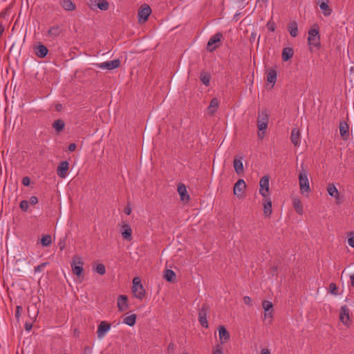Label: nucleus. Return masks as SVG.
I'll return each instance as SVG.
<instances>
[{
  "label": "nucleus",
  "mask_w": 354,
  "mask_h": 354,
  "mask_svg": "<svg viewBox=\"0 0 354 354\" xmlns=\"http://www.w3.org/2000/svg\"><path fill=\"white\" fill-rule=\"evenodd\" d=\"M292 205L298 214H303L304 207L302 203L299 198L295 197L292 198Z\"/></svg>",
  "instance_id": "28"
},
{
  "label": "nucleus",
  "mask_w": 354,
  "mask_h": 354,
  "mask_svg": "<svg viewBox=\"0 0 354 354\" xmlns=\"http://www.w3.org/2000/svg\"><path fill=\"white\" fill-rule=\"evenodd\" d=\"M213 354H223V348L221 345H216L214 348Z\"/></svg>",
  "instance_id": "46"
},
{
  "label": "nucleus",
  "mask_w": 354,
  "mask_h": 354,
  "mask_svg": "<svg viewBox=\"0 0 354 354\" xmlns=\"http://www.w3.org/2000/svg\"><path fill=\"white\" fill-rule=\"evenodd\" d=\"M62 32V28L59 26L56 25L50 27L48 32H47V36L52 38L55 39L57 37L60 35Z\"/></svg>",
  "instance_id": "22"
},
{
  "label": "nucleus",
  "mask_w": 354,
  "mask_h": 354,
  "mask_svg": "<svg viewBox=\"0 0 354 354\" xmlns=\"http://www.w3.org/2000/svg\"><path fill=\"white\" fill-rule=\"evenodd\" d=\"M262 306L264 311L272 310L273 305L272 303L270 301H264Z\"/></svg>",
  "instance_id": "39"
},
{
  "label": "nucleus",
  "mask_w": 354,
  "mask_h": 354,
  "mask_svg": "<svg viewBox=\"0 0 354 354\" xmlns=\"http://www.w3.org/2000/svg\"><path fill=\"white\" fill-rule=\"evenodd\" d=\"M184 354H187V353H184Z\"/></svg>",
  "instance_id": "61"
},
{
  "label": "nucleus",
  "mask_w": 354,
  "mask_h": 354,
  "mask_svg": "<svg viewBox=\"0 0 354 354\" xmlns=\"http://www.w3.org/2000/svg\"><path fill=\"white\" fill-rule=\"evenodd\" d=\"M265 131H259V132L258 133V137L260 139H263L264 138V136H265Z\"/></svg>",
  "instance_id": "56"
},
{
  "label": "nucleus",
  "mask_w": 354,
  "mask_h": 354,
  "mask_svg": "<svg viewBox=\"0 0 354 354\" xmlns=\"http://www.w3.org/2000/svg\"><path fill=\"white\" fill-rule=\"evenodd\" d=\"M136 321V315L135 314H131L124 318L123 323L129 326H133V325H135Z\"/></svg>",
  "instance_id": "34"
},
{
  "label": "nucleus",
  "mask_w": 354,
  "mask_h": 354,
  "mask_svg": "<svg viewBox=\"0 0 354 354\" xmlns=\"http://www.w3.org/2000/svg\"><path fill=\"white\" fill-rule=\"evenodd\" d=\"M132 292L137 299L142 300L145 296V290L142 285L132 286Z\"/></svg>",
  "instance_id": "18"
},
{
  "label": "nucleus",
  "mask_w": 354,
  "mask_h": 354,
  "mask_svg": "<svg viewBox=\"0 0 354 354\" xmlns=\"http://www.w3.org/2000/svg\"><path fill=\"white\" fill-rule=\"evenodd\" d=\"M30 180L29 177L25 176V177L23 178V179H22V184L24 186H28L30 185Z\"/></svg>",
  "instance_id": "50"
},
{
  "label": "nucleus",
  "mask_w": 354,
  "mask_h": 354,
  "mask_svg": "<svg viewBox=\"0 0 354 354\" xmlns=\"http://www.w3.org/2000/svg\"><path fill=\"white\" fill-rule=\"evenodd\" d=\"M268 29L272 32H274L276 29V24L272 20H269L266 24Z\"/></svg>",
  "instance_id": "42"
},
{
  "label": "nucleus",
  "mask_w": 354,
  "mask_h": 354,
  "mask_svg": "<svg viewBox=\"0 0 354 354\" xmlns=\"http://www.w3.org/2000/svg\"><path fill=\"white\" fill-rule=\"evenodd\" d=\"M132 283H133V286L142 285L141 283V280H140V277H134L133 279Z\"/></svg>",
  "instance_id": "49"
},
{
  "label": "nucleus",
  "mask_w": 354,
  "mask_h": 354,
  "mask_svg": "<svg viewBox=\"0 0 354 354\" xmlns=\"http://www.w3.org/2000/svg\"><path fill=\"white\" fill-rule=\"evenodd\" d=\"M261 354H271L270 351L268 348H262L261 351Z\"/></svg>",
  "instance_id": "58"
},
{
  "label": "nucleus",
  "mask_w": 354,
  "mask_h": 354,
  "mask_svg": "<svg viewBox=\"0 0 354 354\" xmlns=\"http://www.w3.org/2000/svg\"><path fill=\"white\" fill-rule=\"evenodd\" d=\"M243 301L245 304L248 305V306H251L252 305V299L248 297V296H245L243 297Z\"/></svg>",
  "instance_id": "51"
},
{
  "label": "nucleus",
  "mask_w": 354,
  "mask_h": 354,
  "mask_svg": "<svg viewBox=\"0 0 354 354\" xmlns=\"http://www.w3.org/2000/svg\"><path fill=\"white\" fill-rule=\"evenodd\" d=\"M83 265L84 262L82 257L80 256H75L71 262L73 273L77 277H80L83 272Z\"/></svg>",
  "instance_id": "5"
},
{
  "label": "nucleus",
  "mask_w": 354,
  "mask_h": 354,
  "mask_svg": "<svg viewBox=\"0 0 354 354\" xmlns=\"http://www.w3.org/2000/svg\"><path fill=\"white\" fill-rule=\"evenodd\" d=\"M277 73L275 69H270L267 72V82L271 84L272 88L277 81Z\"/></svg>",
  "instance_id": "27"
},
{
  "label": "nucleus",
  "mask_w": 354,
  "mask_h": 354,
  "mask_svg": "<svg viewBox=\"0 0 354 354\" xmlns=\"http://www.w3.org/2000/svg\"><path fill=\"white\" fill-rule=\"evenodd\" d=\"M233 167L237 174L242 173L244 170L242 158H234L233 161Z\"/></svg>",
  "instance_id": "31"
},
{
  "label": "nucleus",
  "mask_w": 354,
  "mask_h": 354,
  "mask_svg": "<svg viewBox=\"0 0 354 354\" xmlns=\"http://www.w3.org/2000/svg\"><path fill=\"white\" fill-rule=\"evenodd\" d=\"M87 5L93 10L99 9L106 11L109 8V3L106 0H87Z\"/></svg>",
  "instance_id": "3"
},
{
  "label": "nucleus",
  "mask_w": 354,
  "mask_h": 354,
  "mask_svg": "<svg viewBox=\"0 0 354 354\" xmlns=\"http://www.w3.org/2000/svg\"><path fill=\"white\" fill-rule=\"evenodd\" d=\"M178 192L182 201L188 202L189 201V196L184 184L180 183L178 185Z\"/></svg>",
  "instance_id": "20"
},
{
  "label": "nucleus",
  "mask_w": 354,
  "mask_h": 354,
  "mask_svg": "<svg viewBox=\"0 0 354 354\" xmlns=\"http://www.w3.org/2000/svg\"><path fill=\"white\" fill-rule=\"evenodd\" d=\"M76 145L75 143H71L68 145V151H74L76 149Z\"/></svg>",
  "instance_id": "53"
},
{
  "label": "nucleus",
  "mask_w": 354,
  "mask_h": 354,
  "mask_svg": "<svg viewBox=\"0 0 354 354\" xmlns=\"http://www.w3.org/2000/svg\"><path fill=\"white\" fill-rule=\"evenodd\" d=\"M329 290L330 292L333 295H336L337 294V286L334 283H330L329 285Z\"/></svg>",
  "instance_id": "44"
},
{
  "label": "nucleus",
  "mask_w": 354,
  "mask_h": 354,
  "mask_svg": "<svg viewBox=\"0 0 354 354\" xmlns=\"http://www.w3.org/2000/svg\"><path fill=\"white\" fill-rule=\"evenodd\" d=\"M209 312V307L207 305H203L198 313V321L201 326L205 328H208V322L207 315Z\"/></svg>",
  "instance_id": "9"
},
{
  "label": "nucleus",
  "mask_w": 354,
  "mask_h": 354,
  "mask_svg": "<svg viewBox=\"0 0 354 354\" xmlns=\"http://www.w3.org/2000/svg\"><path fill=\"white\" fill-rule=\"evenodd\" d=\"M22 307L21 306H17L15 310V317L17 320L19 319L21 316V313L22 311Z\"/></svg>",
  "instance_id": "47"
},
{
  "label": "nucleus",
  "mask_w": 354,
  "mask_h": 354,
  "mask_svg": "<svg viewBox=\"0 0 354 354\" xmlns=\"http://www.w3.org/2000/svg\"><path fill=\"white\" fill-rule=\"evenodd\" d=\"M174 344L173 343H170L169 344L168 346H167V350L169 351H173L174 350Z\"/></svg>",
  "instance_id": "57"
},
{
  "label": "nucleus",
  "mask_w": 354,
  "mask_h": 354,
  "mask_svg": "<svg viewBox=\"0 0 354 354\" xmlns=\"http://www.w3.org/2000/svg\"><path fill=\"white\" fill-rule=\"evenodd\" d=\"M48 52V48L44 44H39L35 47V53L38 57H45L47 55Z\"/></svg>",
  "instance_id": "23"
},
{
  "label": "nucleus",
  "mask_w": 354,
  "mask_h": 354,
  "mask_svg": "<svg viewBox=\"0 0 354 354\" xmlns=\"http://www.w3.org/2000/svg\"><path fill=\"white\" fill-rule=\"evenodd\" d=\"M64 125H65V124L63 120H57L54 121V122L53 124V127L55 129H56L57 131H61L63 130Z\"/></svg>",
  "instance_id": "36"
},
{
  "label": "nucleus",
  "mask_w": 354,
  "mask_h": 354,
  "mask_svg": "<svg viewBox=\"0 0 354 354\" xmlns=\"http://www.w3.org/2000/svg\"><path fill=\"white\" fill-rule=\"evenodd\" d=\"M95 271L98 274L103 275L106 272L105 266L103 264L100 263L95 267Z\"/></svg>",
  "instance_id": "40"
},
{
  "label": "nucleus",
  "mask_w": 354,
  "mask_h": 354,
  "mask_svg": "<svg viewBox=\"0 0 354 354\" xmlns=\"http://www.w3.org/2000/svg\"><path fill=\"white\" fill-rule=\"evenodd\" d=\"M288 31L292 37H295L298 35V26L295 21H291L288 24Z\"/></svg>",
  "instance_id": "29"
},
{
  "label": "nucleus",
  "mask_w": 354,
  "mask_h": 354,
  "mask_svg": "<svg viewBox=\"0 0 354 354\" xmlns=\"http://www.w3.org/2000/svg\"><path fill=\"white\" fill-rule=\"evenodd\" d=\"M52 243V239L50 235H44L41 239V243L43 246H49Z\"/></svg>",
  "instance_id": "38"
},
{
  "label": "nucleus",
  "mask_w": 354,
  "mask_h": 354,
  "mask_svg": "<svg viewBox=\"0 0 354 354\" xmlns=\"http://www.w3.org/2000/svg\"><path fill=\"white\" fill-rule=\"evenodd\" d=\"M263 214L266 217H270L272 214V202L270 199L263 201Z\"/></svg>",
  "instance_id": "30"
},
{
  "label": "nucleus",
  "mask_w": 354,
  "mask_h": 354,
  "mask_svg": "<svg viewBox=\"0 0 354 354\" xmlns=\"http://www.w3.org/2000/svg\"><path fill=\"white\" fill-rule=\"evenodd\" d=\"M48 263L45 262L42 263L40 265H38L35 267V272H43L44 269L46 268V266L48 265Z\"/></svg>",
  "instance_id": "41"
},
{
  "label": "nucleus",
  "mask_w": 354,
  "mask_h": 354,
  "mask_svg": "<svg viewBox=\"0 0 354 354\" xmlns=\"http://www.w3.org/2000/svg\"><path fill=\"white\" fill-rule=\"evenodd\" d=\"M201 81L205 86H208L209 84L210 81V75L207 73H202L200 75Z\"/></svg>",
  "instance_id": "37"
},
{
  "label": "nucleus",
  "mask_w": 354,
  "mask_h": 354,
  "mask_svg": "<svg viewBox=\"0 0 354 354\" xmlns=\"http://www.w3.org/2000/svg\"><path fill=\"white\" fill-rule=\"evenodd\" d=\"M264 317H265V318H272V310L265 311Z\"/></svg>",
  "instance_id": "52"
},
{
  "label": "nucleus",
  "mask_w": 354,
  "mask_h": 354,
  "mask_svg": "<svg viewBox=\"0 0 354 354\" xmlns=\"http://www.w3.org/2000/svg\"><path fill=\"white\" fill-rule=\"evenodd\" d=\"M351 286L354 287V273L350 275Z\"/></svg>",
  "instance_id": "59"
},
{
  "label": "nucleus",
  "mask_w": 354,
  "mask_h": 354,
  "mask_svg": "<svg viewBox=\"0 0 354 354\" xmlns=\"http://www.w3.org/2000/svg\"><path fill=\"white\" fill-rule=\"evenodd\" d=\"M339 320L342 324L347 326L351 324L349 309L346 306H343L340 308Z\"/></svg>",
  "instance_id": "12"
},
{
  "label": "nucleus",
  "mask_w": 354,
  "mask_h": 354,
  "mask_svg": "<svg viewBox=\"0 0 354 354\" xmlns=\"http://www.w3.org/2000/svg\"><path fill=\"white\" fill-rule=\"evenodd\" d=\"M117 306L120 311L127 310L129 308L127 296L120 295L118 298Z\"/></svg>",
  "instance_id": "15"
},
{
  "label": "nucleus",
  "mask_w": 354,
  "mask_h": 354,
  "mask_svg": "<svg viewBox=\"0 0 354 354\" xmlns=\"http://www.w3.org/2000/svg\"><path fill=\"white\" fill-rule=\"evenodd\" d=\"M59 3L66 11H74L76 9V6L72 0H60Z\"/></svg>",
  "instance_id": "25"
},
{
  "label": "nucleus",
  "mask_w": 354,
  "mask_h": 354,
  "mask_svg": "<svg viewBox=\"0 0 354 354\" xmlns=\"http://www.w3.org/2000/svg\"><path fill=\"white\" fill-rule=\"evenodd\" d=\"M268 115L266 111L259 112L257 127L259 131H266L268 128Z\"/></svg>",
  "instance_id": "7"
},
{
  "label": "nucleus",
  "mask_w": 354,
  "mask_h": 354,
  "mask_svg": "<svg viewBox=\"0 0 354 354\" xmlns=\"http://www.w3.org/2000/svg\"><path fill=\"white\" fill-rule=\"evenodd\" d=\"M349 127L348 124L342 121L339 124V133L340 136L343 138L344 140H347L349 136Z\"/></svg>",
  "instance_id": "24"
},
{
  "label": "nucleus",
  "mask_w": 354,
  "mask_h": 354,
  "mask_svg": "<svg viewBox=\"0 0 354 354\" xmlns=\"http://www.w3.org/2000/svg\"><path fill=\"white\" fill-rule=\"evenodd\" d=\"M32 324H30V323H28V322H26V323L25 324V329H26L27 331H30V330L32 329Z\"/></svg>",
  "instance_id": "55"
},
{
  "label": "nucleus",
  "mask_w": 354,
  "mask_h": 354,
  "mask_svg": "<svg viewBox=\"0 0 354 354\" xmlns=\"http://www.w3.org/2000/svg\"><path fill=\"white\" fill-rule=\"evenodd\" d=\"M85 352H86H86H88V353H91V349H90V348H89V347H86V348H85Z\"/></svg>",
  "instance_id": "60"
},
{
  "label": "nucleus",
  "mask_w": 354,
  "mask_h": 354,
  "mask_svg": "<svg viewBox=\"0 0 354 354\" xmlns=\"http://www.w3.org/2000/svg\"><path fill=\"white\" fill-rule=\"evenodd\" d=\"M308 43L310 49H312L313 47L319 48L320 46V38L318 29L310 28L309 30Z\"/></svg>",
  "instance_id": "1"
},
{
  "label": "nucleus",
  "mask_w": 354,
  "mask_h": 354,
  "mask_svg": "<svg viewBox=\"0 0 354 354\" xmlns=\"http://www.w3.org/2000/svg\"><path fill=\"white\" fill-rule=\"evenodd\" d=\"M218 331L221 344H225L230 338L229 332L224 326H219L218 327Z\"/></svg>",
  "instance_id": "14"
},
{
  "label": "nucleus",
  "mask_w": 354,
  "mask_h": 354,
  "mask_svg": "<svg viewBox=\"0 0 354 354\" xmlns=\"http://www.w3.org/2000/svg\"><path fill=\"white\" fill-rule=\"evenodd\" d=\"M164 278L167 281L172 282L176 279V273L173 270L167 269L165 271Z\"/></svg>",
  "instance_id": "35"
},
{
  "label": "nucleus",
  "mask_w": 354,
  "mask_h": 354,
  "mask_svg": "<svg viewBox=\"0 0 354 354\" xmlns=\"http://www.w3.org/2000/svg\"><path fill=\"white\" fill-rule=\"evenodd\" d=\"M111 324L105 321H102L97 326V335L99 339H102L106 334L110 330Z\"/></svg>",
  "instance_id": "13"
},
{
  "label": "nucleus",
  "mask_w": 354,
  "mask_h": 354,
  "mask_svg": "<svg viewBox=\"0 0 354 354\" xmlns=\"http://www.w3.org/2000/svg\"><path fill=\"white\" fill-rule=\"evenodd\" d=\"M124 213L127 214V215H130L131 213V208L130 206H127L125 208H124Z\"/></svg>",
  "instance_id": "54"
},
{
  "label": "nucleus",
  "mask_w": 354,
  "mask_h": 354,
  "mask_svg": "<svg viewBox=\"0 0 354 354\" xmlns=\"http://www.w3.org/2000/svg\"><path fill=\"white\" fill-rule=\"evenodd\" d=\"M290 140L295 147H299L301 143V133L300 131L297 129H292L291 131Z\"/></svg>",
  "instance_id": "16"
},
{
  "label": "nucleus",
  "mask_w": 354,
  "mask_h": 354,
  "mask_svg": "<svg viewBox=\"0 0 354 354\" xmlns=\"http://www.w3.org/2000/svg\"><path fill=\"white\" fill-rule=\"evenodd\" d=\"M29 204L32 205H35L38 203V198L36 196H31L29 199V201H28Z\"/></svg>",
  "instance_id": "48"
},
{
  "label": "nucleus",
  "mask_w": 354,
  "mask_h": 354,
  "mask_svg": "<svg viewBox=\"0 0 354 354\" xmlns=\"http://www.w3.org/2000/svg\"><path fill=\"white\" fill-rule=\"evenodd\" d=\"M151 14V9L149 6L145 4L140 7L138 12V19L140 24L145 23L150 15Z\"/></svg>",
  "instance_id": "6"
},
{
  "label": "nucleus",
  "mask_w": 354,
  "mask_h": 354,
  "mask_svg": "<svg viewBox=\"0 0 354 354\" xmlns=\"http://www.w3.org/2000/svg\"><path fill=\"white\" fill-rule=\"evenodd\" d=\"M294 52L291 48H285L282 52V59L283 61L287 62L293 56Z\"/></svg>",
  "instance_id": "33"
},
{
  "label": "nucleus",
  "mask_w": 354,
  "mask_h": 354,
  "mask_svg": "<svg viewBox=\"0 0 354 354\" xmlns=\"http://www.w3.org/2000/svg\"><path fill=\"white\" fill-rule=\"evenodd\" d=\"M348 244L352 247L354 248V234L351 233L348 238Z\"/></svg>",
  "instance_id": "45"
},
{
  "label": "nucleus",
  "mask_w": 354,
  "mask_h": 354,
  "mask_svg": "<svg viewBox=\"0 0 354 354\" xmlns=\"http://www.w3.org/2000/svg\"><path fill=\"white\" fill-rule=\"evenodd\" d=\"M69 168V164L67 161H62L57 167V173L60 178H65L67 174V171Z\"/></svg>",
  "instance_id": "17"
},
{
  "label": "nucleus",
  "mask_w": 354,
  "mask_h": 354,
  "mask_svg": "<svg viewBox=\"0 0 354 354\" xmlns=\"http://www.w3.org/2000/svg\"><path fill=\"white\" fill-rule=\"evenodd\" d=\"M28 202L27 201H21L19 204L21 209L24 212H27L28 209Z\"/></svg>",
  "instance_id": "43"
},
{
  "label": "nucleus",
  "mask_w": 354,
  "mask_h": 354,
  "mask_svg": "<svg viewBox=\"0 0 354 354\" xmlns=\"http://www.w3.org/2000/svg\"><path fill=\"white\" fill-rule=\"evenodd\" d=\"M319 2L320 3L319 8L322 11L323 15L326 17L330 15L332 10L328 6V0H319Z\"/></svg>",
  "instance_id": "26"
},
{
  "label": "nucleus",
  "mask_w": 354,
  "mask_h": 354,
  "mask_svg": "<svg viewBox=\"0 0 354 354\" xmlns=\"http://www.w3.org/2000/svg\"><path fill=\"white\" fill-rule=\"evenodd\" d=\"M299 185L301 194H304L305 192L308 193L310 191L308 174L304 170L301 171L299 173Z\"/></svg>",
  "instance_id": "2"
},
{
  "label": "nucleus",
  "mask_w": 354,
  "mask_h": 354,
  "mask_svg": "<svg viewBox=\"0 0 354 354\" xmlns=\"http://www.w3.org/2000/svg\"><path fill=\"white\" fill-rule=\"evenodd\" d=\"M95 66L100 69H106L108 71H111L115 68H117L120 65V59H114L111 61H107L102 63H97L95 64Z\"/></svg>",
  "instance_id": "8"
},
{
  "label": "nucleus",
  "mask_w": 354,
  "mask_h": 354,
  "mask_svg": "<svg viewBox=\"0 0 354 354\" xmlns=\"http://www.w3.org/2000/svg\"><path fill=\"white\" fill-rule=\"evenodd\" d=\"M223 37L221 32H217L212 35L207 44V50L209 52H212L218 48L221 45V40Z\"/></svg>",
  "instance_id": "4"
},
{
  "label": "nucleus",
  "mask_w": 354,
  "mask_h": 354,
  "mask_svg": "<svg viewBox=\"0 0 354 354\" xmlns=\"http://www.w3.org/2000/svg\"><path fill=\"white\" fill-rule=\"evenodd\" d=\"M259 187L260 194L266 197L269 192V177L268 176H264L260 179Z\"/></svg>",
  "instance_id": "10"
},
{
  "label": "nucleus",
  "mask_w": 354,
  "mask_h": 354,
  "mask_svg": "<svg viewBox=\"0 0 354 354\" xmlns=\"http://www.w3.org/2000/svg\"><path fill=\"white\" fill-rule=\"evenodd\" d=\"M327 192L330 196L334 197L336 199L337 203H339V201H340L339 193V191L337 189L336 186L334 184H333V183L328 184V185L327 187Z\"/></svg>",
  "instance_id": "19"
},
{
  "label": "nucleus",
  "mask_w": 354,
  "mask_h": 354,
  "mask_svg": "<svg viewBox=\"0 0 354 354\" xmlns=\"http://www.w3.org/2000/svg\"><path fill=\"white\" fill-rule=\"evenodd\" d=\"M246 189V184L243 179H239L234 186V194L238 198L243 196L244 192Z\"/></svg>",
  "instance_id": "11"
},
{
  "label": "nucleus",
  "mask_w": 354,
  "mask_h": 354,
  "mask_svg": "<svg viewBox=\"0 0 354 354\" xmlns=\"http://www.w3.org/2000/svg\"><path fill=\"white\" fill-rule=\"evenodd\" d=\"M219 105V101L217 98H213L209 103L208 106V111L210 114H214L218 109Z\"/></svg>",
  "instance_id": "32"
},
{
  "label": "nucleus",
  "mask_w": 354,
  "mask_h": 354,
  "mask_svg": "<svg viewBox=\"0 0 354 354\" xmlns=\"http://www.w3.org/2000/svg\"><path fill=\"white\" fill-rule=\"evenodd\" d=\"M122 231L121 232L122 236L126 240L131 239L132 230L127 223H122Z\"/></svg>",
  "instance_id": "21"
}]
</instances>
